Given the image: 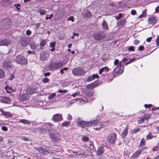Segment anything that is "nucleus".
<instances>
[{
    "label": "nucleus",
    "mask_w": 159,
    "mask_h": 159,
    "mask_svg": "<svg viewBox=\"0 0 159 159\" xmlns=\"http://www.w3.org/2000/svg\"><path fill=\"white\" fill-rule=\"evenodd\" d=\"M16 61L17 63L21 64H26L28 62L27 59L21 55L17 56Z\"/></svg>",
    "instance_id": "obj_6"
},
{
    "label": "nucleus",
    "mask_w": 159,
    "mask_h": 159,
    "mask_svg": "<svg viewBox=\"0 0 159 159\" xmlns=\"http://www.w3.org/2000/svg\"><path fill=\"white\" fill-rule=\"evenodd\" d=\"M67 91L65 89L63 90H59L58 92L60 93H66L67 92Z\"/></svg>",
    "instance_id": "obj_52"
},
{
    "label": "nucleus",
    "mask_w": 159,
    "mask_h": 159,
    "mask_svg": "<svg viewBox=\"0 0 159 159\" xmlns=\"http://www.w3.org/2000/svg\"><path fill=\"white\" fill-rule=\"evenodd\" d=\"M2 102L5 103H10L11 101L10 99L8 97H4L1 99Z\"/></svg>",
    "instance_id": "obj_24"
},
{
    "label": "nucleus",
    "mask_w": 159,
    "mask_h": 159,
    "mask_svg": "<svg viewBox=\"0 0 159 159\" xmlns=\"http://www.w3.org/2000/svg\"><path fill=\"white\" fill-rule=\"evenodd\" d=\"M48 56V53L45 51H43L40 53V59L41 61H44L47 59Z\"/></svg>",
    "instance_id": "obj_12"
},
{
    "label": "nucleus",
    "mask_w": 159,
    "mask_h": 159,
    "mask_svg": "<svg viewBox=\"0 0 159 159\" xmlns=\"http://www.w3.org/2000/svg\"><path fill=\"white\" fill-rule=\"evenodd\" d=\"M70 124V122L66 121L62 123L61 125L63 126L66 127L67 126Z\"/></svg>",
    "instance_id": "obj_45"
},
{
    "label": "nucleus",
    "mask_w": 159,
    "mask_h": 159,
    "mask_svg": "<svg viewBox=\"0 0 159 159\" xmlns=\"http://www.w3.org/2000/svg\"><path fill=\"white\" fill-rule=\"evenodd\" d=\"M29 98V96L27 94H24L20 96V99L23 101L28 100Z\"/></svg>",
    "instance_id": "obj_25"
},
{
    "label": "nucleus",
    "mask_w": 159,
    "mask_h": 159,
    "mask_svg": "<svg viewBox=\"0 0 159 159\" xmlns=\"http://www.w3.org/2000/svg\"><path fill=\"white\" fill-rule=\"evenodd\" d=\"M1 129L3 131H7L8 129L7 127L5 126H2Z\"/></svg>",
    "instance_id": "obj_60"
},
{
    "label": "nucleus",
    "mask_w": 159,
    "mask_h": 159,
    "mask_svg": "<svg viewBox=\"0 0 159 159\" xmlns=\"http://www.w3.org/2000/svg\"><path fill=\"white\" fill-rule=\"evenodd\" d=\"M42 81L43 83H47L49 81V80L48 78H45L43 79Z\"/></svg>",
    "instance_id": "obj_51"
},
{
    "label": "nucleus",
    "mask_w": 159,
    "mask_h": 159,
    "mask_svg": "<svg viewBox=\"0 0 159 159\" xmlns=\"http://www.w3.org/2000/svg\"><path fill=\"white\" fill-rule=\"evenodd\" d=\"M93 77L92 75L89 76L87 79V81L88 82L94 80Z\"/></svg>",
    "instance_id": "obj_47"
},
{
    "label": "nucleus",
    "mask_w": 159,
    "mask_h": 159,
    "mask_svg": "<svg viewBox=\"0 0 159 159\" xmlns=\"http://www.w3.org/2000/svg\"><path fill=\"white\" fill-rule=\"evenodd\" d=\"M80 95V93L78 92H76L71 95V96H73L74 98L77 97L78 96Z\"/></svg>",
    "instance_id": "obj_53"
},
{
    "label": "nucleus",
    "mask_w": 159,
    "mask_h": 159,
    "mask_svg": "<svg viewBox=\"0 0 159 159\" xmlns=\"http://www.w3.org/2000/svg\"><path fill=\"white\" fill-rule=\"evenodd\" d=\"M139 43V41L137 39H135L134 41V44L135 45L138 44Z\"/></svg>",
    "instance_id": "obj_58"
},
{
    "label": "nucleus",
    "mask_w": 159,
    "mask_h": 159,
    "mask_svg": "<svg viewBox=\"0 0 159 159\" xmlns=\"http://www.w3.org/2000/svg\"><path fill=\"white\" fill-rule=\"evenodd\" d=\"M3 115L6 118L11 117L12 115L8 112H6L2 109H0V115Z\"/></svg>",
    "instance_id": "obj_14"
},
{
    "label": "nucleus",
    "mask_w": 159,
    "mask_h": 159,
    "mask_svg": "<svg viewBox=\"0 0 159 159\" xmlns=\"http://www.w3.org/2000/svg\"><path fill=\"white\" fill-rule=\"evenodd\" d=\"M86 73V71L83 68L78 67L74 68L72 70V73L74 76H80L84 75Z\"/></svg>",
    "instance_id": "obj_1"
},
{
    "label": "nucleus",
    "mask_w": 159,
    "mask_h": 159,
    "mask_svg": "<svg viewBox=\"0 0 159 159\" xmlns=\"http://www.w3.org/2000/svg\"><path fill=\"white\" fill-rule=\"evenodd\" d=\"M36 150L39 152L40 153H41L44 155H47L49 153V152L48 150L44 149L41 148H37Z\"/></svg>",
    "instance_id": "obj_15"
},
{
    "label": "nucleus",
    "mask_w": 159,
    "mask_h": 159,
    "mask_svg": "<svg viewBox=\"0 0 159 159\" xmlns=\"http://www.w3.org/2000/svg\"><path fill=\"white\" fill-rule=\"evenodd\" d=\"M147 15L146 11L144 10L143 11L142 13L138 17L139 18H141L144 17L146 16Z\"/></svg>",
    "instance_id": "obj_40"
},
{
    "label": "nucleus",
    "mask_w": 159,
    "mask_h": 159,
    "mask_svg": "<svg viewBox=\"0 0 159 159\" xmlns=\"http://www.w3.org/2000/svg\"><path fill=\"white\" fill-rule=\"evenodd\" d=\"M109 70L108 67L107 66H105L101 69H100L99 71V73L101 75L102 72H108Z\"/></svg>",
    "instance_id": "obj_19"
},
{
    "label": "nucleus",
    "mask_w": 159,
    "mask_h": 159,
    "mask_svg": "<svg viewBox=\"0 0 159 159\" xmlns=\"http://www.w3.org/2000/svg\"><path fill=\"white\" fill-rule=\"evenodd\" d=\"M127 59L126 58H124L120 62V64H121L122 65H123V63H124L125 61H126L127 60Z\"/></svg>",
    "instance_id": "obj_57"
},
{
    "label": "nucleus",
    "mask_w": 159,
    "mask_h": 159,
    "mask_svg": "<svg viewBox=\"0 0 159 159\" xmlns=\"http://www.w3.org/2000/svg\"><path fill=\"white\" fill-rule=\"evenodd\" d=\"M125 20L123 19L118 22V25L122 26L125 25Z\"/></svg>",
    "instance_id": "obj_34"
},
{
    "label": "nucleus",
    "mask_w": 159,
    "mask_h": 159,
    "mask_svg": "<svg viewBox=\"0 0 159 159\" xmlns=\"http://www.w3.org/2000/svg\"><path fill=\"white\" fill-rule=\"evenodd\" d=\"M102 28L105 30H107L108 29V26L106 21L103 20L102 24Z\"/></svg>",
    "instance_id": "obj_28"
},
{
    "label": "nucleus",
    "mask_w": 159,
    "mask_h": 159,
    "mask_svg": "<svg viewBox=\"0 0 159 159\" xmlns=\"http://www.w3.org/2000/svg\"><path fill=\"white\" fill-rule=\"evenodd\" d=\"M20 43L21 46H25L28 44L29 41L25 38H23L21 39Z\"/></svg>",
    "instance_id": "obj_21"
},
{
    "label": "nucleus",
    "mask_w": 159,
    "mask_h": 159,
    "mask_svg": "<svg viewBox=\"0 0 159 159\" xmlns=\"http://www.w3.org/2000/svg\"><path fill=\"white\" fill-rule=\"evenodd\" d=\"M56 42H52L50 43V47L52 48V49H50V50L52 52H53L55 50V46Z\"/></svg>",
    "instance_id": "obj_32"
},
{
    "label": "nucleus",
    "mask_w": 159,
    "mask_h": 159,
    "mask_svg": "<svg viewBox=\"0 0 159 159\" xmlns=\"http://www.w3.org/2000/svg\"><path fill=\"white\" fill-rule=\"evenodd\" d=\"M30 45V46L31 48L34 50H35L36 49L37 47V44L34 43H31Z\"/></svg>",
    "instance_id": "obj_37"
},
{
    "label": "nucleus",
    "mask_w": 159,
    "mask_h": 159,
    "mask_svg": "<svg viewBox=\"0 0 159 159\" xmlns=\"http://www.w3.org/2000/svg\"><path fill=\"white\" fill-rule=\"evenodd\" d=\"M2 66L4 69H7L9 67H11V66L10 63L4 61L3 63Z\"/></svg>",
    "instance_id": "obj_22"
},
{
    "label": "nucleus",
    "mask_w": 159,
    "mask_h": 159,
    "mask_svg": "<svg viewBox=\"0 0 159 159\" xmlns=\"http://www.w3.org/2000/svg\"><path fill=\"white\" fill-rule=\"evenodd\" d=\"M31 31L29 30H28L26 31V34L27 35L29 36V35H30L31 34Z\"/></svg>",
    "instance_id": "obj_63"
},
{
    "label": "nucleus",
    "mask_w": 159,
    "mask_h": 159,
    "mask_svg": "<svg viewBox=\"0 0 159 159\" xmlns=\"http://www.w3.org/2000/svg\"><path fill=\"white\" fill-rule=\"evenodd\" d=\"M49 135L53 142H56L58 140L60 137V135L59 134H56L53 132L50 133Z\"/></svg>",
    "instance_id": "obj_11"
},
{
    "label": "nucleus",
    "mask_w": 159,
    "mask_h": 159,
    "mask_svg": "<svg viewBox=\"0 0 159 159\" xmlns=\"http://www.w3.org/2000/svg\"><path fill=\"white\" fill-rule=\"evenodd\" d=\"M14 6L17 9V11H18L20 10V7L21 6L19 3H18L16 4H15Z\"/></svg>",
    "instance_id": "obj_42"
},
{
    "label": "nucleus",
    "mask_w": 159,
    "mask_h": 159,
    "mask_svg": "<svg viewBox=\"0 0 159 159\" xmlns=\"http://www.w3.org/2000/svg\"><path fill=\"white\" fill-rule=\"evenodd\" d=\"M156 137V136L153 135L151 133L149 132L148 134L146 136V139L147 140H150L154 138H155Z\"/></svg>",
    "instance_id": "obj_31"
},
{
    "label": "nucleus",
    "mask_w": 159,
    "mask_h": 159,
    "mask_svg": "<svg viewBox=\"0 0 159 159\" xmlns=\"http://www.w3.org/2000/svg\"><path fill=\"white\" fill-rule=\"evenodd\" d=\"M148 20L150 21L151 24H154L156 22L155 17L151 16L149 18Z\"/></svg>",
    "instance_id": "obj_33"
},
{
    "label": "nucleus",
    "mask_w": 159,
    "mask_h": 159,
    "mask_svg": "<svg viewBox=\"0 0 159 159\" xmlns=\"http://www.w3.org/2000/svg\"><path fill=\"white\" fill-rule=\"evenodd\" d=\"M62 66V64L61 62H55L51 63L49 65V68L51 70H54L59 69Z\"/></svg>",
    "instance_id": "obj_5"
},
{
    "label": "nucleus",
    "mask_w": 159,
    "mask_h": 159,
    "mask_svg": "<svg viewBox=\"0 0 159 159\" xmlns=\"http://www.w3.org/2000/svg\"><path fill=\"white\" fill-rule=\"evenodd\" d=\"M90 126H94L98 125V124H101L98 120H95L92 121H90Z\"/></svg>",
    "instance_id": "obj_18"
},
{
    "label": "nucleus",
    "mask_w": 159,
    "mask_h": 159,
    "mask_svg": "<svg viewBox=\"0 0 159 159\" xmlns=\"http://www.w3.org/2000/svg\"><path fill=\"white\" fill-rule=\"evenodd\" d=\"M143 150L140 149L133 153L131 157L132 159H136L141 154Z\"/></svg>",
    "instance_id": "obj_13"
},
{
    "label": "nucleus",
    "mask_w": 159,
    "mask_h": 159,
    "mask_svg": "<svg viewBox=\"0 0 159 159\" xmlns=\"http://www.w3.org/2000/svg\"><path fill=\"white\" fill-rule=\"evenodd\" d=\"M5 89L7 93H12L14 91V90L13 89H12L11 87H9L8 85H7L5 87Z\"/></svg>",
    "instance_id": "obj_23"
},
{
    "label": "nucleus",
    "mask_w": 159,
    "mask_h": 159,
    "mask_svg": "<svg viewBox=\"0 0 159 159\" xmlns=\"http://www.w3.org/2000/svg\"><path fill=\"white\" fill-rule=\"evenodd\" d=\"M144 49V47L143 46L141 45L139 46L138 49V50L142 51Z\"/></svg>",
    "instance_id": "obj_61"
},
{
    "label": "nucleus",
    "mask_w": 159,
    "mask_h": 159,
    "mask_svg": "<svg viewBox=\"0 0 159 159\" xmlns=\"http://www.w3.org/2000/svg\"><path fill=\"white\" fill-rule=\"evenodd\" d=\"M52 120L56 122L61 121L63 120L61 114L59 113L55 114L53 116Z\"/></svg>",
    "instance_id": "obj_9"
},
{
    "label": "nucleus",
    "mask_w": 159,
    "mask_h": 159,
    "mask_svg": "<svg viewBox=\"0 0 159 159\" xmlns=\"http://www.w3.org/2000/svg\"><path fill=\"white\" fill-rule=\"evenodd\" d=\"M144 118H142L138 120V123L139 124L142 123L144 121Z\"/></svg>",
    "instance_id": "obj_54"
},
{
    "label": "nucleus",
    "mask_w": 159,
    "mask_h": 159,
    "mask_svg": "<svg viewBox=\"0 0 159 159\" xmlns=\"http://www.w3.org/2000/svg\"><path fill=\"white\" fill-rule=\"evenodd\" d=\"M38 11L39 13L41 15H43L45 14L46 11L44 9H39Z\"/></svg>",
    "instance_id": "obj_41"
},
{
    "label": "nucleus",
    "mask_w": 159,
    "mask_h": 159,
    "mask_svg": "<svg viewBox=\"0 0 159 159\" xmlns=\"http://www.w3.org/2000/svg\"><path fill=\"white\" fill-rule=\"evenodd\" d=\"M145 140L144 138H142L141 140L139 145V147H141L144 146L145 144Z\"/></svg>",
    "instance_id": "obj_36"
},
{
    "label": "nucleus",
    "mask_w": 159,
    "mask_h": 159,
    "mask_svg": "<svg viewBox=\"0 0 159 159\" xmlns=\"http://www.w3.org/2000/svg\"><path fill=\"white\" fill-rule=\"evenodd\" d=\"M113 68L114 70L113 71V73L115 76H118L122 74L124 69V66L120 63L119 66H116Z\"/></svg>",
    "instance_id": "obj_2"
},
{
    "label": "nucleus",
    "mask_w": 159,
    "mask_h": 159,
    "mask_svg": "<svg viewBox=\"0 0 159 159\" xmlns=\"http://www.w3.org/2000/svg\"><path fill=\"white\" fill-rule=\"evenodd\" d=\"M76 123L79 126L82 128L87 129L88 127L90 126L89 121L78 120L77 121Z\"/></svg>",
    "instance_id": "obj_7"
},
{
    "label": "nucleus",
    "mask_w": 159,
    "mask_h": 159,
    "mask_svg": "<svg viewBox=\"0 0 159 159\" xmlns=\"http://www.w3.org/2000/svg\"><path fill=\"white\" fill-rule=\"evenodd\" d=\"M85 94L86 96L89 97H90L93 95V92L91 90H88L86 91Z\"/></svg>",
    "instance_id": "obj_38"
},
{
    "label": "nucleus",
    "mask_w": 159,
    "mask_h": 159,
    "mask_svg": "<svg viewBox=\"0 0 159 159\" xmlns=\"http://www.w3.org/2000/svg\"><path fill=\"white\" fill-rule=\"evenodd\" d=\"M78 100H79V102L81 104L85 103L88 101V99L86 97H84L82 98H78Z\"/></svg>",
    "instance_id": "obj_27"
},
{
    "label": "nucleus",
    "mask_w": 159,
    "mask_h": 159,
    "mask_svg": "<svg viewBox=\"0 0 159 159\" xmlns=\"http://www.w3.org/2000/svg\"><path fill=\"white\" fill-rule=\"evenodd\" d=\"M19 122L22 123L24 124L29 125L30 124V122L28 120H27L25 119H20L19 120Z\"/></svg>",
    "instance_id": "obj_29"
},
{
    "label": "nucleus",
    "mask_w": 159,
    "mask_h": 159,
    "mask_svg": "<svg viewBox=\"0 0 159 159\" xmlns=\"http://www.w3.org/2000/svg\"><path fill=\"white\" fill-rule=\"evenodd\" d=\"M11 25V22L9 20H3L0 23V26L1 29H7L9 28Z\"/></svg>",
    "instance_id": "obj_4"
},
{
    "label": "nucleus",
    "mask_w": 159,
    "mask_h": 159,
    "mask_svg": "<svg viewBox=\"0 0 159 159\" xmlns=\"http://www.w3.org/2000/svg\"><path fill=\"white\" fill-rule=\"evenodd\" d=\"M119 60L118 59H116L114 61V66H113V67H114L116 66H119Z\"/></svg>",
    "instance_id": "obj_46"
},
{
    "label": "nucleus",
    "mask_w": 159,
    "mask_h": 159,
    "mask_svg": "<svg viewBox=\"0 0 159 159\" xmlns=\"http://www.w3.org/2000/svg\"><path fill=\"white\" fill-rule=\"evenodd\" d=\"M82 139L83 140L84 142L88 141L89 140V138L87 137L84 136Z\"/></svg>",
    "instance_id": "obj_59"
},
{
    "label": "nucleus",
    "mask_w": 159,
    "mask_h": 159,
    "mask_svg": "<svg viewBox=\"0 0 159 159\" xmlns=\"http://www.w3.org/2000/svg\"><path fill=\"white\" fill-rule=\"evenodd\" d=\"M10 43V41L7 39H3L0 41V45L7 46Z\"/></svg>",
    "instance_id": "obj_20"
},
{
    "label": "nucleus",
    "mask_w": 159,
    "mask_h": 159,
    "mask_svg": "<svg viewBox=\"0 0 159 159\" xmlns=\"http://www.w3.org/2000/svg\"><path fill=\"white\" fill-rule=\"evenodd\" d=\"M56 96V94L55 93H52L51 94H50L48 97V98L49 100H51L53 98L55 97Z\"/></svg>",
    "instance_id": "obj_43"
},
{
    "label": "nucleus",
    "mask_w": 159,
    "mask_h": 159,
    "mask_svg": "<svg viewBox=\"0 0 159 159\" xmlns=\"http://www.w3.org/2000/svg\"><path fill=\"white\" fill-rule=\"evenodd\" d=\"M136 58H133L132 59H131L129 61H128V62L126 63L125 64V65H127L129 64L131 62H133V61H135Z\"/></svg>",
    "instance_id": "obj_48"
},
{
    "label": "nucleus",
    "mask_w": 159,
    "mask_h": 159,
    "mask_svg": "<svg viewBox=\"0 0 159 159\" xmlns=\"http://www.w3.org/2000/svg\"><path fill=\"white\" fill-rule=\"evenodd\" d=\"M116 139V135L115 133L110 134L108 136L106 140V143L110 145L115 143Z\"/></svg>",
    "instance_id": "obj_3"
},
{
    "label": "nucleus",
    "mask_w": 159,
    "mask_h": 159,
    "mask_svg": "<svg viewBox=\"0 0 159 159\" xmlns=\"http://www.w3.org/2000/svg\"><path fill=\"white\" fill-rule=\"evenodd\" d=\"M118 16H116L115 17V18L116 20H119L122 17V13H119L118 15Z\"/></svg>",
    "instance_id": "obj_50"
},
{
    "label": "nucleus",
    "mask_w": 159,
    "mask_h": 159,
    "mask_svg": "<svg viewBox=\"0 0 159 159\" xmlns=\"http://www.w3.org/2000/svg\"><path fill=\"white\" fill-rule=\"evenodd\" d=\"M156 42L157 46L159 45V36H157V38L156 40Z\"/></svg>",
    "instance_id": "obj_64"
},
{
    "label": "nucleus",
    "mask_w": 159,
    "mask_h": 159,
    "mask_svg": "<svg viewBox=\"0 0 159 159\" xmlns=\"http://www.w3.org/2000/svg\"><path fill=\"white\" fill-rule=\"evenodd\" d=\"M129 129V127L126 126L124 130L123 131L121 134V136L123 139H124L128 134Z\"/></svg>",
    "instance_id": "obj_17"
},
{
    "label": "nucleus",
    "mask_w": 159,
    "mask_h": 159,
    "mask_svg": "<svg viewBox=\"0 0 159 159\" xmlns=\"http://www.w3.org/2000/svg\"><path fill=\"white\" fill-rule=\"evenodd\" d=\"M37 91L38 90L36 87L32 86L28 87L26 90V92L27 93L30 94L36 93Z\"/></svg>",
    "instance_id": "obj_10"
},
{
    "label": "nucleus",
    "mask_w": 159,
    "mask_h": 159,
    "mask_svg": "<svg viewBox=\"0 0 159 159\" xmlns=\"http://www.w3.org/2000/svg\"><path fill=\"white\" fill-rule=\"evenodd\" d=\"M104 151L103 148L102 147H100L99 148L97 151V153L98 155H101L104 152Z\"/></svg>",
    "instance_id": "obj_35"
},
{
    "label": "nucleus",
    "mask_w": 159,
    "mask_h": 159,
    "mask_svg": "<svg viewBox=\"0 0 159 159\" xmlns=\"http://www.w3.org/2000/svg\"><path fill=\"white\" fill-rule=\"evenodd\" d=\"M83 15L84 17H89L91 16V14L89 11L86 10L83 12Z\"/></svg>",
    "instance_id": "obj_26"
},
{
    "label": "nucleus",
    "mask_w": 159,
    "mask_h": 159,
    "mask_svg": "<svg viewBox=\"0 0 159 159\" xmlns=\"http://www.w3.org/2000/svg\"><path fill=\"white\" fill-rule=\"evenodd\" d=\"M13 2V1L12 0H2L1 3L3 6L5 7L11 4Z\"/></svg>",
    "instance_id": "obj_16"
},
{
    "label": "nucleus",
    "mask_w": 159,
    "mask_h": 159,
    "mask_svg": "<svg viewBox=\"0 0 159 159\" xmlns=\"http://www.w3.org/2000/svg\"><path fill=\"white\" fill-rule=\"evenodd\" d=\"M67 20L68 21L71 20L72 22H73L74 21V17L71 16L67 18Z\"/></svg>",
    "instance_id": "obj_55"
},
{
    "label": "nucleus",
    "mask_w": 159,
    "mask_h": 159,
    "mask_svg": "<svg viewBox=\"0 0 159 159\" xmlns=\"http://www.w3.org/2000/svg\"><path fill=\"white\" fill-rule=\"evenodd\" d=\"M46 41L45 40H42L40 42V44L42 46L45 45L46 44Z\"/></svg>",
    "instance_id": "obj_49"
},
{
    "label": "nucleus",
    "mask_w": 159,
    "mask_h": 159,
    "mask_svg": "<svg viewBox=\"0 0 159 159\" xmlns=\"http://www.w3.org/2000/svg\"><path fill=\"white\" fill-rule=\"evenodd\" d=\"M105 37V34L103 32H100L95 33L93 37L96 40H100Z\"/></svg>",
    "instance_id": "obj_8"
},
{
    "label": "nucleus",
    "mask_w": 159,
    "mask_h": 159,
    "mask_svg": "<svg viewBox=\"0 0 159 159\" xmlns=\"http://www.w3.org/2000/svg\"><path fill=\"white\" fill-rule=\"evenodd\" d=\"M50 126V124L49 123H47L43 125V129H44L46 130H48L49 129H48L47 127L48 126Z\"/></svg>",
    "instance_id": "obj_44"
},
{
    "label": "nucleus",
    "mask_w": 159,
    "mask_h": 159,
    "mask_svg": "<svg viewBox=\"0 0 159 159\" xmlns=\"http://www.w3.org/2000/svg\"><path fill=\"white\" fill-rule=\"evenodd\" d=\"M134 51V47L133 46L129 47L128 48L129 51Z\"/></svg>",
    "instance_id": "obj_56"
},
{
    "label": "nucleus",
    "mask_w": 159,
    "mask_h": 159,
    "mask_svg": "<svg viewBox=\"0 0 159 159\" xmlns=\"http://www.w3.org/2000/svg\"><path fill=\"white\" fill-rule=\"evenodd\" d=\"M103 127V125L102 123L98 124V125L95 126L93 129L96 130H99Z\"/></svg>",
    "instance_id": "obj_30"
},
{
    "label": "nucleus",
    "mask_w": 159,
    "mask_h": 159,
    "mask_svg": "<svg viewBox=\"0 0 159 159\" xmlns=\"http://www.w3.org/2000/svg\"><path fill=\"white\" fill-rule=\"evenodd\" d=\"M5 76V73L3 70L0 69V78H3Z\"/></svg>",
    "instance_id": "obj_39"
},
{
    "label": "nucleus",
    "mask_w": 159,
    "mask_h": 159,
    "mask_svg": "<svg viewBox=\"0 0 159 159\" xmlns=\"http://www.w3.org/2000/svg\"><path fill=\"white\" fill-rule=\"evenodd\" d=\"M78 98H75V99H74L72 100H71L70 102V104H73V103H74V102H75L76 101H77L78 100Z\"/></svg>",
    "instance_id": "obj_62"
}]
</instances>
